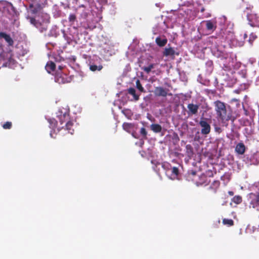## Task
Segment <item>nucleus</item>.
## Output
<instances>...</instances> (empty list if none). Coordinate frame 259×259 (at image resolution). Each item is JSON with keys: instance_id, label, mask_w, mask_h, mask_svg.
Here are the masks:
<instances>
[{"instance_id": "19", "label": "nucleus", "mask_w": 259, "mask_h": 259, "mask_svg": "<svg viewBox=\"0 0 259 259\" xmlns=\"http://www.w3.org/2000/svg\"><path fill=\"white\" fill-rule=\"evenodd\" d=\"M90 68L93 71H100L102 69V66L101 65H91L90 66Z\"/></svg>"}, {"instance_id": "3", "label": "nucleus", "mask_w": 259, "mask_h": 259, "mask_svg": "<svg viewBox=\"0 0 259 259\" xmlns=\"http://www.w3.org/2000/svg\"><path fill=\"white\" fill-rule=\"evenodd\" d=\"M214 104L218 118L222 121L229 120L230 118V116L227 113L226 108L224 103L217 101L214 102Z\"/></svg>"}, {"instance_id": "18", "label": "nucleus", "mask_w": 259, "mask_h": 259, "mask_svg": "<svg viewBox=\"0 0 259 259\" xmlns=\"http://www.w3.org/2000/svg\"><path fill=\"white\" fill-rule=\"evenodd\" d=\"M49 122L50 123V126L51 128L53 129L54 132H56V130L55 128L56 127V125L57 124V121L55 119H50L49 120Z\"/></svg>"}, {"instance_id": "9", "label": "nucleus", "mask_w": 259, "mask_h": 259, "mask_svg": "<svg viewBox=\"0 0 259 259\" xmlns=\"http://www.w3.org/2000/svg\"><path fill=\"white\" fill-rule=\"evenodd\" d=\"M235 150L237 154L242 155L245 151V146L242 143H239L236 146Z\"/></svg>"}, {"instance_id": "30", "label": "nucleus", "mask_w": 259, "mask_h": 259, "mask_svg": "<svg viewBox=\"0 0 259 259\" xmlns=\"http://www.w3.org/2000/svg\"><path fill=\"white\" fill-rule=\"evenodd\" d=\"M50 136H51V137H52V138H54V136H53V131H51V132H50Z\"/></svg>"}, {"instance_id": "29", "label": "nucleus", "mask_w": 259, "mask_h": 259, "mask_svg": "<svg viewBox=\"0 0 259 259\" xmlns=\"http://www.w3.org/2000/svg\"><path fill=\"white\" fill-rule=\"evenodd\" d=\"M69 19L70 20H73L75 19V16L74 15H70Z\"/></svg>"}, {"instance_id": "10", "label": "nucleus", "mask_w": 259, "mask_h": 259, "mask_svg": "<svg viewBox=\"0 0 259 259\" xmlns=\"http://www.w3.org/2000/svg\"><path fill=\"white\" fill-rule=\"evenodd\" d=\"M155 41L157 45L159 47H163L166 44L167 40L165 38L157 37L155 39Z\"/></svg>"}, {"instance_id": "27", "label": "nucleus", "mask_w": 259, "mask_h": 259, "mask_svg": "<svg viewBox=\"0 0 259 259\" xmlns=\"http://www.w3.org/2000/svg\"><path fill=\"white\" fill-rule=\"evenodd\" d=\"M123 113L127 116L128 118H130V116L128 114L130 113V111L129 110H125L123 111Z\"/></svg>"}, {"instance_id": "25", "label": "nucleus", "mask_w": 259, "mask_h": 259, "mask_svg": "<svg viewBox=\"0 0 259 259\" xmlns=\"http://www.w3.org/2000/svg\"><path fill=\"white\" fill-rule=\"evenodd\" d=\"M11 125H12V123L11 122H6V123H5L3 125V127L5 129H9L11 127Z\"/></svg>"}, {"instance_id": "32", "label": "nucleus", "mask_w": 259, "mask_h": 259, "mask_svg": "<svg viewBox=\"0 0 259 259\" xmlns=\"http://www.w3.org/2000/svg\"><path fill=\"white\" fill-rule=\"evenodd\" d=\"M4 3L7 5H10V4L8 3H7V2H4Z\"/></svg>"}, {"instance_id": "1", "label": "nucleus", "mask_w": 259, "mask_h": 259, "mask_svg": "<svg viewBox=\"0 0 259 259\" xmlns=\"http://www.w3.org/2000/svg\"><path fill=\"white\" fill-rule=\"evenodd\" d=\"M0 39L2 41L4 39L8 44V47L7 48L4 45L0 46V64L2 66L15 68L17 66V62L11 51L13 45V39L9 35L3 32L0 33Z\"/></svg>"}, {"instance_id": "11", "label": "nucleus", "mask_w": 259, "mask_h": 259, "mask_svg": "<svg viewBox=\"0 0 259 259\" xmlns=\"http://www.w3.org/2000/svg\"><path fill=\"white\" fill-rule=\"evenodd\" d=\"M55 68V65L53 62H48L46 66V69L47 72L49 73H51L54 71Z\"/></svg>"}, {"instance_id": "6", "label": "nucleus", "mask_w": 259, "mask_h": 259, "mask_svg": "<svg viewBox=\"0 0 259 259\" xmlns=\"http://www.w3.org/2000/svg\"><path fill=\"white\" fill-rule=\"evenodd\" d=\"M55 81L59 83H64L70 82L71 80L70 77H68L65 74L61 72H57L55 74Z\"/></svg>"}, {"instance_id": "5", "label": "nucleus", "mask_w": 259, "mask_h": 259, "mask_svg": "<svg viewBox=\"0 0 259 259\" xmlns=\"http://www.w3.org/2000/svg\"><path fill=\"white\" fill-rule=\"evenodd\" d=\"M162 166L164 168H166L167 169L166 170V175L171 180H175L177 179L179 170L176 167H173L172 168H169V164L168 163H163Z\"/></svg>"}, {"instance_id": "21", "label": "nucleus", "mask_w": 259, "mask_h": 259, "mask_svg": "<svg viewBox=\"0 0 259 259\" xmlns=\"http://www.w3.org/2000/svg\"><path fill=\"white\" fill-rule=\"evenodd\" d=\"M232 201L238 204L241 202L242 198L240 196H235L232 199Z\"/></svg>"}, {"instance_id": "22", "label": "nucleus", "mask_w": 259, "mask_h": 259, "mask_svg": "<svg viewBox=\"0 0 259 259\" xmlns=\"http://www.w3.org/2000/svg\"><path fill=\"white\" fill-rule=\"evenodd\" d=\"M223 222L224 225L229 226L233 225V221L231 219H224Z\"/></svg>"}, {"instance_id": "8", "label": "nucleus", "mask_w": 259, "mask_h": 259, "mask_svg": "<svg viewBox=\"0 0 259 259\" xmlns=\"http://www.w3.org/2000/svg\"><path fill=\"white\" fill-rule=\"evenodd\" d=\"M200 125L201 127V133L202 134H208L210 132V126L208 123L205 120H201Z\"/></svg>"}, {"instance_id": "14", "label": "nucleus", "mask_w": 259, "mask_h": 259, "mask_svg": "<svg viewBox=\"0 0 259 259\" xmlns=\"http://www.w3.org/2000/svg\"><path fill=\"white\" fill-rule=\"evenodd\" d=\"M122 126L125 131L127 132H131L133 128L134 125L131 123H124Z\"/></svg>"}, {"instance_id": "28", "label": "nucleus", "mask_w": 259, "mask_h": 259, "mask_svg": "<svg viewBox=\"0 0 259 259\" xmlns=\"http://www.w3.org/2000/svg\"><path fill=\"white\" fill-rule=\"evenodd\" d=\"M141 132L142 134L145 135L146 134V131L145 130L144 128H141Z\"/></svg>"}, {"instance_id": "13", "label": "nucleus", "mask_w": 259, "mask_h": 259, "mask_svg": "<svg viewBox=\"0 0 259 259\" xmlns=\"http://www.w3.org/2000/svg\"><path fill=\"white\" fill-rule=\"evenodd\" d=\"M188 108L189 110V111L192 113V114H195L197 113L198 109V106L197 105H194L193 104H189L188 106Z\"/></svg>"}, {"instance_id": "2", "label": "nucleus", "mask_w": 259, "mask_h": 259, "mask_svg": "<svg viewBox=\"0 0 259 259\" xmlns=\"http://www.w3.org/2000/svg\"><path fill=\"white\" fill-rule=\"evenodd\" d=\"M57 117L60 120L61 124H63V122H66L65 126L69 133L72 134L73 130L71 127L73 125V120H70L69 116V109L67 107H62L59 109L57 113Z\"/></svg>"}, {"instance_id": "4", "label": "nucleus", "mask_w": 259, "mask_h": 259, "mask_svg": "<svg viewBox=\"0 0 259 259\" xmlns=\"http://www.w3.org/2000/svg\"><path fill=\"white\" fill-rule=\"evenodd\" d=\"M43 17V20L38 19L37 22L33 18L30 19V23L35 25L41 31L47 29V24L49 22V17L47 14H44Z\"/></svg>"}, {"instance_id": "17", "label": "nucleus", "mask_w": 259, "mask_h": 259, "mask_svg": "<svg viewBox=\"0 0 259 259\" xmlns=\"http://www.w3.org/2000/svg\"><path fill=\"white\" fill-rule=\"evenodd\" d=\"M128 92L130 94L132 95L133 96L134 99L136 101L138 100L139 95H138L136 94V91L134 88H130L128 90Z\"/></svg>"}, {"instance_id": "26", "label": "nucleus", "mask_w": 259, "mask_h": 259, "mask_svg": "<svg viewBox=\"0 0 259 259\" xmlns=\"http://www.w3.org/2000/svg\"><path fill=\"white\" fill-rule=\"evenodd\" d=\"M152 68H153V65H150L148 67H145L144 68V70L147 72V73L149 72L152 69Z\"/></svg>"}, {"instance_id": "20", "label": "nucleus", "mask_w": 259, "mask_h": 259, "mask_svg": "<svg viewBox=\"0 0 259 259\" xmlns=\"http://www.w3.org/2000/svg\"><path fill=\"white\" fill-rule=\"evenodd\" d=\"M206 28L208 30H212L215 28L214 24L211 21H206Z\"/></svg>"}, {"instance_id": "7", "label": "nucleus", "mask_w": 259, "mask_h": 259, "mask_svg": "<svg viewBox=\"0 0 259 259\" xmlns=\"http://www.w3.org/2000/svg\"><path fill=\"white\" fill-rule=\"evenodd\" d=\"M250 197L252 198V200L250 202L251 206H252L253 208L259 211V194H251Z\"/></svg>"}, {"instance_id": "33", "label": "nucleus", "mask_w": 259, "mask_h": 259, "mask_svg": "<svg viewBox=\"0 0 259 259\" xmlns=\"http://www.w3.org/2000/svg\"><path fill=\"white\" fill-rule=\"evenodd\" d=\"M248 19L249 21H250V17L249 16H248Z\"/></svg>"}, {"instance_id": "24", "label": "nucleus", "mask_w": 259, "mask_h": 259, "mask_svg": "<svg viewBox=\"0 0 259 259\" xmlns=\"http://www.w3.org/2000/svg\"><path fill=\"white\" fill-rule=\"evenodd\" d=\"M256 38V36L255 34L252 33L250 35L249 41L251 43L255 38Z\"/></svg>"}, {"instance_id": "15", "label": "nucleus", "mask_w": 259, "mask_h": 259, "mask_svg": "<svg viewBox=\"0 0 259 259\" xmlns=\"http://www.w3.org/2000/svg\"><path fill=\"white\" fill-rule=\"evenodd\" d=\"M151 130L155 132L159 133L161 131V126L157 124H153L151 125Z\"/></svg>"}, {"instance_id": "16", "label": "nucleus", "mask_w": 259, "mask_h": 259, "mask_svg": "<svg viewBox=\"0 0 259 259\" xmlns=\"http://www.w3.org/2000/svg\"><path fill=\"white\" fill-rule=\"evenodd\" d=\"M175 54V51L171 48H165L164 52V55L166 56H172Z\"/></svg>"}, {"instance_id": "23", "label": "nucleus", "mask_w": 259, "mask_h": 259, "mask_svg": "<svg viewBox=\"0 0 259 259\" xmlns=\"http://www.w3.org/2000/svg\"><path fill=\"white\" fill-rule=\"evenodd\" d=\"M136 87L140 92L144 91V89L142 87V85L140 84V81L139 80H137L136 81Z\"/></svg>"}, {"instance_id": "31", "label": "nucleus", "mask_w": 259, "mask_h": 259, "mask_svg": "<svg viewBox=\"0 0 259 259\" xmlns=\"http://www.w3.org/2000/svg\"><path fill=\"white\" fill-rule=\"evenodd\" d=\"M229 194H230V195H231V196L233 195V192H232V191H229Z\"/></svg>"}, {"instance_id": "12", "label": "nucleus", "mask_w": 259, "mask_h": 259, "mask_svg": "<svg viewBox=\"0 0 259 259\" xmlns=\"http://www.w3.org/2000/svg\"><path fill=\"white\" fill-rule=\"evenodd\" d=\"M155 92L158 96H165L167 94L166 91L160 87L156 88Z\"/></svg>"}]
</instances>
